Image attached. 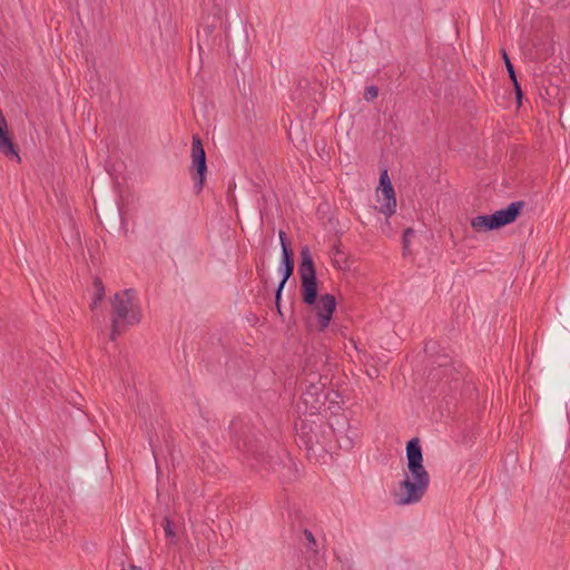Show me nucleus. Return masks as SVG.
Wrapping results in <instances>:
<instances>
[{
    "mask_svg": "<svg viewBox=\"0 0 570 570\" xmlns=\"http://www.w3.org/2000/svg\"><path fill=\"white\" fill-rule=\"evenodd\" d=\"M376 198L380 203V210L387 216H392L397 205L393 188L387 194L384 190H376Z\"/></svg>",
    "mask_w": 570,
    "mask_h": 570,
    "instance_id": "0eeeda50",
    "label": "nucleus"
},
{
    "mask_svg": "<svg viewBox=\"0 0 570 570\" xmlns=\"http://www.w3.org/2000/svg\"><path fill=\"white\" fill-rule=\"evenodd\" d=\"M112 308L116 315L111 323L112 336H116L119 332V322L134 325L139 323L142 317L141 305L137 294L131 289L116 293L112 299Z\"/></svg>",
    "mask_w": 570,
    "mask_h": 570,
    "instance_id": "7ed1b4c3",
    "label": "nucleus"
},
{
    "mask_svg": "<svg viewBox=\"0 0 570 570\" xmlns=\"http://www.w3.org/2000/svg\"><path fill=\"white\" fill-rule=\"evenodd\" d=\"M301 287L302 297L305 304L313 306V311L318 318L321 330L326 328L332 314L336 309V299L332 294H325L317 298V282L314 262L308 247L301 249Z\"/></svg>",
    "mask_w": 570,
    "mask_h": 570,
    "instance_id": "f03ea898",
    "label": "nucleus"
},
{
    "mask_svg": "<svg viewBox=\"0 0 570 570\" xmlns=\"http://www.w3.org/2000/svg\"><path fill=\"white\" fill-rule=\"evenodd\" d=\"M502 56L504 58L505 67L508 69V72H509L511 79L514 82L515 92H517L518 96H521V87L519 86V82L517 81L514 68H513V66L511 63V60L509 59L505 50H502Z\"/></svg>",
    "mask_w": 570,
    "mask_h": 570,
    "instance_id": "1a4fd4ad",
    "label": "nucleus"
},
{
    "mask_svg": "<svg viewBox=\"0 0 570 570\" xmlns=\"http://www.w3.org/2000/svg\"><path fill=\"white\" fill-rule=\"evenodd\" d=\"M285 237H286L285 232L281 230L279 232V238H281V246H282V250L283 252H284V244H286Z\"/></svg>",
    "mask_w": 570,
    "mask_h": 570,
    "instance_id": "dca6fc26",
    "label": "nucleus"
},
{
    "mask_svg": "<svg viewBox=\"0 0 570 570\" xmlns=\"http://www.w3.org/2000/svg\"><path fill=\"white\" fill-rule=\"evenodd\" d=\"M164 529H165V533H166L167 538L169 539L170 543H173L176 534L171 528V524H170L168 518H166L164 521Z\"/></svg>",
    "mask_w": 570,
    "mask_h": 570,
    "instance_id": "f8f14e48",
    "label": "nucleus"
},
{
    "mask_svg": "<svg viewBox=\"0 0 570 570\" xmlns=\"http://www.w3.org/2000/svg\"><path fill=\"white\" fill-rule=\"evenodd\" d=\"M191 159L193 166L196 168V171L198 174V180H196V186L198 189H202L204 186V177L207 170V165L203 144L200 141V138L197 136H193Z\"/></svg>",
    "mask_w": 570,
    "mask_h": 570,
    "instance_id": "423d86ee",
    "label": "nucleus"
},
{
    "mask_svg": "<svg viewBox=\"0 0 570 570\" xmlns=\"http://www.w3.org/2000/svg\"><path fill=\"white\" fill-rule=\"evenodd\" d=\"M407 465L403 479L394 488L393 497L397 504H415L424 498L429 488V473L423 464V454L419 440L406 444Z\"/></svg>",
    "mask_w": 570,
    "mask_h": 570,
    "instance_id": "f257e3e1",
    "label": "nucleus"
},
{
    "mask_svg": "<svg viewBox=\"0 0 570 570\" xmlns=\"http://www.w3.org/2000/svg\"><path fill=\"white\" fill-rule=\"evenodd\" d=\"M314 390H315V393H317L320 391V387L318 386H313Z\"/></svg>",
    "mask_w": 570,
    "mask_h": 570,
    "instance_id": "a211bd4d",
    "label": "nucleus"
},
{
    "mask_svg": "<svg viewBox=\"0 0 570 570\" xmlns=\"http://www.w3.org/2000/svg\"><path fill=\"white\" fill-rule=\"evenodd\" d=\"M377 94H379L377 87L371 86V87L366 88L364 98L367 100H373V99L377 98Z\"/></svg>",
    "mask_w": 570,
    "mask_h": 570,
    "instance_id": "ddd939ff",
    "label": "nucleus"
},
{
    "mask_svg": "<svg viewBox=\"0 0 570 570\" xmlns=\"http://www.w3.org/2000/svg\"><path fill=\"white\" fill-rule=\"evenodd\" d=\"M309 394H312V393H311V392H306V393H305V399H304L305 403H309V401H311V400L308 399Z\"/></svg>",
    "mask_w": 570,
    "mask_h": 570,
    "instance_id": "f3484780",
    "label": "nucleus"
},
{
    "mask_svg": "<svg viewBox=\"0 0 570 570\" xmlns=\"http://www.w3.org/2000/svg\"><path fill=\"white\" fill-rule=\"evenodd\" d=\"M0 153L7 158H16L18 163L21 158L18 154V146L13 142L12 137L9 134L7 119L0 109Z\"/></svg>",
    "mask_w": 570,
    "mask_h": 570,
    "instance_id": "39448f33",
    "label": "nucleus"
},
{
    "mask_svg": "<svg viewBox=\"0 0 570 570\" xmlns=\"http://www.w3.org/2000/svg\"><path fill=\"white\" fill-rule=\"evenodd\" d=\"M392 184L389 178V173L383 171L380 177V187L377 189H383L385 194L390 193V189H392Z\"/></svg>",
    "mask_w": 570,
    "mask_h": 570,
    "instance_id": "9b49d317",
    "label": "nucleus"
},
{
    "mask_svg": "<svg viewBox=\"0 0 570 570\" xmlns=\"http://www.w3.org/2000/svg\"><path fill=\"white\" fill-rule=\"evenodd\" d=\"M413 235V229H406L403 235V246L404 248L409 247V242L411 236Z\"/></svg>",
    "mask_w": 570,
    "mask_h": 570,
    "instance_id": "4468645a",
    "label": "nucleus"
},
{
    "mask_svg": "<svg viewBox=\"0 0 570 570\" xmlns=\"http://www.w3.org/2000/svg\"><path fill=\"white\" fill-rule=\"evenodd\" d=\"M519 210V205L510 204L505 209L494 212L490 216H476L471 219L472 228L478 232L501 228V226L513 223Z\"/></svg>",
    "mask_w": 570,
    "mask_h": 570,
    "instance_id": "20e7f679",
    "label": "nucleus"
},
{
    "mask_svg": "<svg viewBox=\"0 0 570 570\" xmlns=\"http://www.w3.org/2000/svg\"><path fill=\"white\" fill-rule=\"evenodd\" d=\"M95 287H96V294L94 299L91 301V309H96L100 301L104 298L105 295V287L102 286L101 281L96 279L95 281Z\"/></svg>",
    "mask_w": 570,
    "mask_h": 570,
    "instance_id": "9d476101",
    "label": "nucleus"
},
{
    "mask_svg": "<svg viewBox=\"0 0 570 570\" xmlns=\"http://www.w3.org/2000/svg\"><path fill=\"white\" fill-rule=\"evenodd\" d=\"M305 540L308 541V548H312V546L315 544L314 535L308 532V530H305Z\"/></svg>",
    "mask_w": 570,
    "mask_h": 570,
    "instance_id": "2eb2a0df",
    "label": "nucleus"
},
{
    "mask_svg": "<svg viewBox=\"0 0 570 570\" xmlns=\"http://www.w3.org/2000/svg\"><path fill=\"white\" fill-rule=\"evenodd\" d=\"M283 263H284V275L283 279L277 288L276 292V299H281L282 297V291L284 288V285L288 278H291L294 269V259L291 250L287 247V244H284V255H283Z\"/></svg>",
    "mask_w": 570,
    "mask_h": 570,
    "instance_id": "6e6552de",
    "label": "nucleus"
}]
</instances>
